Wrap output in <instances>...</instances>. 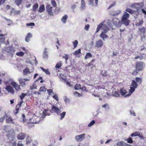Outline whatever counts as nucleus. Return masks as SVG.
<instances>
[{"label": "nucleus", "instance_id": "37", "mask_svg": "<svg viewBox=\"0 0 146 146\" xmlns=\"http://www.w3.org/2000/svg\"><path fill=\"white\" fill-rule=\"evenodd\" d=\"M38 4L37 3H36L35 4L33 7V11H36L37 8H38Z\"/></svg>", "mask_w": 146, "mask_h": 146}, {"label": "nucleus", "instance_id": "26", "mask_svg": "<svg viewBox=\"0 0 146 146\" xmlns=\"http://www.w3.org/2000/svg\"><path fill=\"white\" fill-rule=\"evenodd\" d=\"M18 80L19 82V84L22 85L23 87L26 85L25 83L23 80V79L22 78H19V79Z\"/></svg>", "mask_w": 146, "mask_h": 146}, {"label": "nucleus", "instance_id": "43", "mask_svg": "<svg viewBox=\"0 0 146 146\" xmlns=\"http://www.w3.org/2000/svg\"><path fill=\"white\" fill-rule=\"evenodd\" d=\"M22 1V0H15V3L18 6L21 4Z\"/></svg>", "mask_w": 146, "mask_h": 146}, {"label": "nucleus", "instance_id": "27", "mask_svg": "<svg viewBox=\"0 0 146 146\" xmlns=\"http://www.w3.org/2000/svg\"><path fill=\"white\" fill-rule=\"evenodd\" d=\"M32 36L31 34L30 33H28L25 38V41L27 42H28L29 41L30 38H31Z\"/></svg>", "mask_w": 146, "mask_h": 146}, {"label": "nucleus", "instance_id": "48", "mask_svg": "<svg viewBox=\"0 0 146 146\" xmlns=\"http://www.w3.org/2000/svg\"><path fill=\"white\" fill-rule=\"evenodd\" d=\"M39 91L40 92H44L46 91V89L44 87H41L39 89Z\"/></svg>", "mask_w": 146, "mask_h": 146}, {"label": "nucleus", "instance_id": "47", "mask_svg": "<svg viewBox=\"0 0 146 146\" xmlns=\"http://www.w3.org/2000/svg\"><path fill=\"white\" fill-rule=\"evenodd\" d=\"M16 54L17 55L19 56H22L24 54V53L22 52H17Z\"/></svg>", "mask_w": 146, "mask_h": 146}, {"label": "nucleus", "instance_id": "50", "mask_svg": "<svg viewBox=\"0 0 146 146\" xmlns=\"http://www.w3.org/2000/svg\"><path fill=\"white\" fill-rule=\"evenodd\" d=\"M95 121L94 120H93L91 121L90 123L88 125V127H90L93 125L95 123Z\"/></svg>", "mask_w": 146, "mask_h": 146}, {"label": "nucleus", "instance_id": "30", "mask_svg": "<svg viewBox=\"0 0 146 146\" xmlns=\"http://www.w3.org/2000/svg\"><path fill=\"white\" fill-rule=\"evenodd\" d=\"M67 17L68 16L67 15H64L62 17L61 19L62 21L64 23H66Z\"/></svg>", "mask_w": 146, "mask_h": 146}, {"label": "nucleus", "instance_id": "45", "mask_svg": "<svg viewBox=\"0 0 146 146\" xmlns=\"http://www.w3.org/2000/svg\"><path fill=\"white\" fill-rule=\"evenodd\" d=\"M126 12H128L131 14H132L133 13L134 11L132 10L131 9L129 8H127L125 10Z\"/></svg>", "mask_w": 146, "mask_h": 146}, {"label": "nucleus", "instance_id": "60", "mask_svg": "<svg viewBox=\"0 0 146 146\" xmlns=\"http://www.w3.org/2000/svg\"><path fill=\"white\" fill-rule=\"evenodd\" d=\"M47 91L49 94H51L52 95V94L53 93V91L51 89L48 90Z\"/></svg>", "mask_w": 146, "mask_h": 146}, {"label": "nucleus", "instance_id": "16", "mask_svg": "<svg viewBox=\"0 0 146 146\" xmlns=\"http://www.w3.org/2000/svg\"><path fill=\"white\" fill-rule=\"evenodd\" d=\"M48 57L47 49L45 48L42 54V57L45 59H47Z\"/></svg>", "mask_w": 146, "mask_h": 146}, {"label": "nucleus", "instance_id": "54", "mask_svg": "<svg viewBox=\"0 0 146 146\" xmlns=\"http://www.w3.org/2000/svg\"><path fill=\"white\" fill-rule=\"evenodd\" d=\"M52 97L56 101H58V98L57 94H55L54 95L52 96Z\"/></svg>", "mask_w": 146, "mask_h": 146}, {"label": "nucleus", "instance_id": "22", "mask_svg": "<svg viewBox=\"0 0 146 146\" xmlns=\"http://www.w3.org/2000/svg\"><path fill=\"white\" fill-rule=\"evenodd\" d=\"M81 53V49H78V50L75 51L73 54L74 55H76V56L78 57L79 58L80 57V55H79Z\"/></svg>", "mask_w": 146, "mask_h": 146}, {"label": "nucleus", "instance_id": "6", "mask_svg": "<svg viewBox=\"0 0 146 146\" xmlns=\"http://www.w3.org/2000/svg\"><path fill=\"white\" fill-rule=\"evenodd\" d=\"M85 137V134H82L75 136V138L76 140L78 142H81L84 139Z\"/></svg>", "mask_w": 146, "mask_h": 146}, {"label": "nucleus", "instance_id": "18", "mask_svg": "<svg viewBox=\"0 0 146 146\" xmlns=\"http://www.w3.org/2000/svg\"><path fill=\"white\" fill-rule=\"evenodd\" d=\"M37 83V80H36L31 86L30 87V89L31 90L36 88V87L38 85Z\"/></svg>", "mask_w": 146, "mask_h": 146}, {"label": "nucleus", "instance_id": "41", "mask_svg": "<svg viewBox=\"0 0 146 146\" xmlns=\"http://www.w3.org/2000/svg\"><path fill=\"white\" fill-rule=\"evenodd\" d=\"M113 96L116 97H119L120 95L118 92L115 91L113 94Z\"/></svg>", "mask_w": 146, "mask_h": 146}, {"label": "nucleus", "instance_id": "38", "mask_svg": "<svg viewBox=\"0 0 146 146\" xmlns=\"http://www.w3.org/2000/svg\"><path fill=\"white\" fill-rule=\"evenodd\" d=\"M135 80L138 83V84H140L142 82V79L141 78L136 77L135 78Z\"/></svg>", "mask_w": 146, "mask_h": 146}, {"label": "nucleus", "instance_id": "12", "mask_svg": "<svg viewBox=\"0 0 146 146\" xmlns=\"http://www.w3.org/2000/svg\"><path fill=\"white\" fill-rule=\"evenodd\" d=\"M103 42L102 40H99L96 42V47L97 48L101 47L103 46Z\"/></svg>", "mask_w": 146, "mask_h": 146}, {"label": "nucleus", "instance_id": "55", "mask_svg": "<svg viewBox=\"0 0 146 146\" xmlns=\"http://www.w3.org/2000/svg\"><path fill=\"white\" fill-rule=\"evenodd\" d=\"M123 144V142L122 141H120L117 142V146H121Z\"/></svg>", "mask_w": 146, "mask_h": 146}, {"label": "nucleus", "instance_id": "44", "mask_svg": "<svg viewBox=\"0 0 146 146\" xmlns=\"http://www.w3.org/2000/svg\"><path fill=\"white\" fill-rule=\"evenodd\" d=\"M64 101L66 102V103H69L70 101V100L68 98H67L65 96H64Z\"/></svg>", "mask_w": 146, "mask_h": 146}, {"label": "nucleus", "instance_id": "42", "mask_svg": "<svg viewBox=\"0 0 146 146\" xmlns=\"http://www.w3.org/2000/svg\"><path fill=\"white\" fill-rule=\"evenodd\" d=\"M73 44L74 48H75L77 46L78 44V42L77 40H76L73 42Z\"/></svg>", "mask_w": 146, "mask_h": 146}, {"label": "nucleus", "instance_id": "64", "mask_svg": "<svg viewBox=\"0 0 146 146\" xmlns=\"http://www.w3.org/2000/svg\"><path fill=\"white\" fill-rule=\"evenodd\" d=\"M5 118V116H3L2 117H0V122H3Z\"/></svg>", "mask_w": 146, "mask_h": 146}, {"label": "nucleus", "instance_id": "20", "mask_svg": "<svg viewBox=\"0 0 146 146\" xmlns=\"http://www.w3.org/2000/svg\"><path fill=\"white\" fill-rule=\"evenodd\" d=\"M131 136L132 137L138 136L140 138H141L143 137L142 135L138 132H135L134 133L132 134L131 135Z\"/></svg>", "mask_w": 146, "mask_h": 146}, {"label": "nucleus", "instance_id": "35", "mask_svg": "<svg viewBox=\"0 0 146 146\" xmlns=\"http://www.w3.org/2000/svg\"><path fill=\"white\" fill-rule=\"evenodd\" d=\"M66 114V112L65 111H63L61 113H60L59 114H60V119L62 120L63 119L64 116Z\"/></svg>", "mask_w": 146, "mask_h": 146}, {"label": "nucleus", "instance_id": "61", "mask_svg": "<svg viewBox=\"0 0 146 146\" xmlns=\"http://www.w3.org/2000/svg\"><path fill=\"white\" fill-rule=\"evenodd\" d=\"M22 116L23 118V122L24 123H25V122H27V120L26 119H24V118H25V115L24 114H23L22 115Z\"/></svg>", "mask_w": 146, "mask_h": 146}, {"label": "nucleus", "instance_id": "28", "mask_svg": "<svg viewBox=\"0 0 146 146\" xmlns=\"http://www.w3.org/2000/svg\"><path fill=\"white\" fill-rule=\"evenodd\" d=\"M92 57V55L90 52H87L86 56L84 57V58L86 60Z\"/></svg>", "mask_w": 146, "mask_h": 146}, {"label": "nucleus", "instance_id": "11", "mask_svg": "<svg viewBox=\"0 0 146 146\" xmlns=\"http://www.w3.org/2000/svg\"><path fill=\"white\" fill-rule=\"evenodd\" d=\"M5 51L7 52H10L11 54H13L15 51V50L13 47H9L6 48Z\"/></svg>", "mask_w": 146, "mask_h": 146}, {"label": "nucleus", "instance_id": "62", "mask_svg": "<svg viewBox=\"0 0 146 146\" xmlns=\"http://www.w3.org/2000/svg\"><path fill=\"white\" fill-rule=\"evenodd\" d=\"M102 106L103 108H108V104H106L103 105Z\"/></svg>", "mask_w": 146, "mask_h": 146}, {"label": "nucleus", "instance_id": "33", "mask_svg": "<svg viewBox=\"0 0 146 146\" xmlns=\"http://www.w3.org/2000/svg\"><path fill=\"white\" fill-rule=\"evenodd\" d=\"M26 95V94L24 93H22L21 96H20V98L21 99V101L20 102V106L22 104L23 102L22 101L23 99L25 97V96Z\"/></svg>", "mask_w": 146, "mask_h": 146}, {"label": "nucleus", "instance_id": "14", "mask_svg": "<svg viewBox=\"0 0 146 146\" xmlns=\"http://www.w3.org/2000/svg\"><path fill=\"white\" fill-rule=\"evenodd\" d=\"M86 7V5L85 1L84 0H81V5L80 7V9L82 11L84 10Z\"/></svg>", "mask_w": 146, "mask_h": 146}, {"label": "nucleus", "instance_id": "1", "mask_svg": "<svg viewBox=\"0 0 146 146\" xmlns=\"http://www.w3.org/2000/svg\"><path fill=\"white\" fill-rule=\"evenodd\" d=\"M104 22L103 21L98 26V27L96 31V33H98L102 28V32L107 33L109 30L110 29L106 25H104Z\"/></svg>", "mask_w": 146, "mask_h": 146}, {"label": "nucleus", "instance_id": "51", "mask_svg": "<svg viewBox=\"0 0 146 146\" xmlns=\"http://www.w3.org/2000/svg\"><path fill=\"white\" fill-rule=\"evenodd\" d=\"M126 141H127V143H133V140L131 137L127 139Z\"/></svg>", "mask_w": 146, "mask_h": 146}, {"label": "nucleus", "instance_id": "57", "mask_svg": "<svg viewBox=\"0 0 146 146\" xmlns=\"http://www.w3.org/2000/svg\"><path fill=\"white\" fill-rule=\"evenodd\" d=\"M89 27V25L87 24L85 25V26L84 28L85 29L86 31H88V30Z\"/></svg>", "mask_w": 146, "mask_h": 146}, {"label": "nucleus", "instance_id": "24", "mask_svg": "<svg viewBox=\"0 0 146 146\" xmlns=\"http://www.w3.org/2000/svg\"><path fill=\"white\" fill-rule=\"evenodd\" d=\"M143 23V19H140L138 22H137L135 24V25L137 26H139L141 25Z\"/></svg>", "mask_w": 146, "mask_h": 146}, {"label": "nucleus", "instance_id": "49", "mask_svg": "<svg viewBox=\"0 0 146 146\" xmlns=\"http://www.w3.org/2000/svg\"><path fill=\"white\" fill-rule=\"evenodd\" d=\"M101 73L102 76H106L107 75V71L104 70V71H102L101 72Z\"/></svg>", "mask_w": 146, "mask_h": 146}, {"label": "nucleus", "instance_id": "23", "mask_svg": "<svg viewBox=\"0 0 146 146\" xmlns=\"http://www.w3.org/2000/svg\"><path fill=\"white\" fill-rule=\"evenodd\" d=\"M31 72H32L30 71L28 68H26L23 70V74L25 75H27Z\"/></svg>", "mask_w": 146, "mask_h": 146}, {"label": "nucleus", "instance_id": "4", "mask_svg": "<svg viewBox=\"0 0 146 146\" xmlns=\"http://www.w3.org/2000/svg\"><path fill=\"white\" fill-rule=\"evenodd\" d=\"M139 32L141 36V40L143 42H144L145 41V35L146 33V28L145 27L139 28Z\"/></svg>", "mask_w": 146, "mask_h": 146}, {"label": "nucleus", "instance_id": "17", "mask_svg": "<svg viewBox=\"0 0 146 146\" xmlns=\"http://www.w3.org/2000/svg\"><path fill=\"white\" fill-rule=\"evenodd\" d=\"M106 33L102 32L100 34V37L104 41L105 40V39L108 38V36L106 34Z\"/></svg>", "mask_w": 146, "mask_h": 146}, {"label": "nucleus", "instance_id": "31", "mask_svg": "<svg viewBox=\"0 0 146 146\" xmlns=\"http://www.w3.org/2000/svg\"><path fill=\"white\" fill-rule=\"evenodd\" d=\"M7 123H12L14 124L15 123L13 122V119L11 117H9L6 119Z\"/></svg>", "mask_w": 146, "mask_h": 146}, {"label": "nucleus", "instance_id": "59", "mask_svg": "<svg viewBox=\"0 0 146 146\" xmlns=\"http://www.w3.org/2000/svg\"><path fill=\"white\" fill-rule=\"evenodd\" d=\"M26 25L27 26H34L35 25V23H27Z\"/></svg>", "mask_w": 146, "mask_h": 146}, {"label": "nucleus", "instance_id": "21", "mask_svg": "<svg viewBox=\"0 0 146 146\" xmlns=\"http://www.w3.org/2000/svg\"><path fill=\"white\" fill-rule=\"evenodd\" d=\"M25 137L24 133H21L18 135L17 138L20 140H23L24 139Z\"/></svg>", "mask_w": 146, "mask_h": 146}, {"label": "nucleus", "instance_id": "8", "mask_svg": "<svg viewBox=\"0 0 146 146\" xmlns=\"http://www.w3.org/2000/svg\"><path fill=\"white\" fill-rule=\"evenodd\" d=\"M10 84L13 86L16 91H19L21 90L20 85H18L15 82L13 81H12L10 83Z\"/></svg>", "mask_w": 146, "mask_h": 146}, {"label": "nucleus", "instance_id": "63", "mask_svg": "<svg viewBox=\"0 0 146 146\" xmlns=\"http://www.w3.org/2000/svg\"><path fill=\"white\" fill-rule=\"evenodd\" d=\"M130 114L131 115H133V116H135L136 115L135 113L134 112V111H133L130 110Z\"/></svg>", "mask_w": 146, "mask_h": 146}, {"label": "nucleus", "instance_id": "53", "mask_svg": "<svg viewBox=\"0 0 146 146\" xmlns=\"http://www.w3.org/2000/svg\"><path fill=\"white\" fill-rule=\"evenodd\" d=\"M20 10L15 11L14 12V14L15 15H17L20 14Z\"/></svg>", "mask_w": 146, "mask_h": 146}, {"label": "nucleus", "instance_id": "19", "mask_svg": "<svg viewBox=\"0 0 146 146\" xmlns=\"http://www.w3.org/2000/svg\"><path fill=\"white\" fill-rule=\"evenodd\" d=\"M50 111L48 110H45L43 112V115L42 117L43 118H44L46 116L49 115L50 113H49Z\"/></svg>", "mask_w": 146, "mask_h": 146}, {"label": "nucleus", "instance_id": "29", "mask_svg": "<svg viewBox=\"0 0 146 146\" xmlns=\"http://www.w3.org/2000/svg\"><path fill=\"white\" fill-rule=\"evenodd\" d=\"M40 68L46 74L48 75H50V72L49 71V70L48 69H45L44 68L41 67H40Z\"/></svg>", "mask_w": 146, "mask_h": 146}, {"label": "nucleus", "instance_id": "34", "mask_svg": "<svg viewBox=\"0 0 146 146\" xmlns=\"http://www.w3.org/2000/svg\"><path fill=\"white\" fill-rule=\"evenodd\" d=\"M62 62L61 61L58 62L56 64L55 68L57 69L59 68L62 66Z\"/></svg>", "mask_w": 146, "mask_h": 146}, {"label": "nucleus", "instance_id": "39", "mask_svg": "<svg viewBox=\"0 0 146 146\" xmlns=\"http://www.w3.org/2000/svg\"><path fill=\"white\" fill-rule=\"evenodd\" d=\"M115 13L114 14L111 13V15L113 16H115L116 15H117L121 13V11L120 10H117L115 11Z\"/></svg>", "mask_w": 146, "mask_h": 146}, {"label": "nucleus", "instance_id": "7", "mask_svg": "<svg viewBox=\"0 0 146 146\" xmlns=\"http://www.w3.org/2000/svg\"><path fill=\"white\" fill-rule=\"evenodd\" d=\"M60 107H58V106H52V110L54 112H56L58 115H59L61 112L60 110Z\"/></svg>", "mask_w": 146, "mask_h": 146}, {"label": "nucleus", "instance_id": "46", "mask_svg": "<svg viewBox=\"0 0 146 146\" xmlns=\"http://www.w3.org/2000/svg\"><path fill=\"white\" fill-rule=\"evenodd\" d=\"M27 144L30 143L31 141V140L29 136H28L26 139Z\"/></svg>", "mask_w": 146, "mask_h": 146}, {"label": "nucleus", "instance_id": "5", "mask_svg": "<svg viewBox=\"0 0 146 146\" xmlns=\"http://www.w3.org/2000/svg\"><path fill=\"white\" fill-rule=\"evenodd\" d=\"M143 63L141 62H137L136 64V71H141L143 69Z\"/></svg>", "mask_w": 146, "mask_h": 146}, {"label": "nucleus", "instance_id": "13", "mask_svg": "<svg viewBox=\"0 0 146 146\" xmlns=\"http://www.w3.org/2000/svg\"><path fill=\"white\" fill-rule=\"evenodd\" d=\"M139 50L141 51V53L142 54L146 55V47L145 48L144 46H142L139 48Z\"/></svg>", "mask_w": 146, "mask_h": 146}, {"label": "nucleus", "instance_id": "32", "mask_svg": "<svg viewBox=\"0 0 146 146\" xmlns=\"http://www.w3.org/2000/svg\"><path fill=\"white\" fill-rule=\"evenodd\" d=\"M120 92L122 96L125 95L126 94V91L124 89H121Z\"/></svg>", "mask_w": 146, "mask_h": 146}, {"label": "nucleus", "instance_id": "3", "mask_svg": "<svg viewBox=\"0 0 146 146\" xmlns=\"http://www.w3.org/2000/svg\"><path fill=\"white\" fill-rule=\"evenodd\" d=\"M137 83L134 80H132V82L130 85V89L129 90V94L125 95V97L129 96L135 90V89L137 87Z\"/></svg>", "mask_w": 146, "mask_h": 146}, {"label": "nucleus", "instance_id": "10", "mask_svg": "<svg viewBox=\"0 0 146 146\" xmlns=\"http://www.w3.org/2000/svg\"><path fill=\"white\" fill-rule=\"evenodd\" d=\"M112 21L113 24L115 26H119L120 25L121 22L116 17L113 18Z\"/></svg>", "mask_w": 146, "mask_h": 146}, {"label": "nucleus", "instance_id": "9", "mask_svg": "<svg viewBox=\"0 0 146 146\" xmlns=\"http://www.w3.org/2000/svg\"><path fill=\"white\" fill-rule=\"evenodd\" d=\"M5 89L9 92H10L12 94H14L15 93V91L13 88L11 86H6Z\"/></svg>", "mask_w": 146, "mask_h": 146}, {"label": "nucleus", "instance_id": "40", "mask_svg": "<svg viewBox=\"0 0 146 146\" xmlns=\"http://www.w3.org/2000/svg\"><path fill=\"white\" fill-rule=\"evenodd\" d=\"M74 88L76 90H78L79 89H81V86L79 84H77L74 87Z\"/></svg>", "mask_w": 146, "mask_h": 146}, {"label": "nucleus", "instance_id": "25", "mask_svg": "<svg viewBox=\"0 0 146 146\" xmlns=\"http://www.w3.org/2000/svg\"><path fill=\"white\" fill-rule=\"evenodd\" d=\"M45 10V7L44 5H42L40 6L38 9V12L39 13H42Z\"/></svg>", "mask_w": 146, "mask_h": 146}, {"label": "nucleus", "instance_id": "36", "mask_svg": "<svg viewBox=\"0 0 146 146\" xmlns=\"http://www.w3.org/2000/svg\"><path fill=\"white\" fill-rule=\"evenodd\" d=\"M139 5V3H133L131 5V7L133 8H136Z\"/></svg>", "mask_w": 146, "mask_h": 146}, {"label": "nucleus", "instance_id": "52", "mask_svg": "<svg viewBox=\"0 0 146 146\" xmlns=\"http://www.w3.org/2000/svg\"><path fill=\"white\" fill-rule=\"evenodd\" d=\"M64 56H63V58H65L66 61L68 59V56L67 54H64Z\"/></svg>", "mask_w": 146, "mask_h": 146}, {"label": "nucleus", "instance_id": "56", "mask_svg": "<svg viewBox=\"0 0 146 146\" xmlns=\"http://www.w3.org/2000/svg\"><path fill=\"white\" fill-rule=\"evenodd\" d=\"M51 4L54 7H55L56 5V3L55 1H52L51 2Z\"/></svg>", "mask_w": 146, "mask_h": 146}, {"label": "nucleus", "instance_id": "2", "mask_svg": "<svg viewBox=\"0 0 146 146\" xmlns=\"http://www.w3.org/2000/svg\"><path fill=\"white\" fill-rule=\"evenodd\" d=\"M129 14L126 12H125L123 13L121 17V22L122 23L126 26L129 25L130 21L128 19L129 18Z\"/></svg>", "mask_w": 146, "mask_h": 146}, {"label": "nucleus", "instance_id": "58", "mask_svg": "<svg viewBox=\"0 0 146 146\" xmlns=\"http://www.w3.org/2000/svg\"><path fill=\"white\" fill-rule=\"evenodd\" d=\"M77 7L76 5H73L71 7V8L73 10V12H74V9H75Z\"/></svg>", "mask_w": 146, "mask_h": 146}, {"label": "nucleus", "instance_id": "15", "mask_svg": "<svg viewBox=\"0 0 146 146\" xmlns=\"http://www.w3.org/2000/svg\"><path fill=\"white\" fill-rule=\"evenodd\" d=\"M52 8L50 5H47L46 7V8L48 14L50 15H52Z\"/></svg>", "mask_w": 146, "mask_h": 146}]
</instances>
